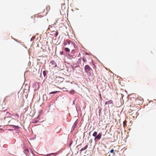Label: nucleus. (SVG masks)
Listing matches in <instances>:
<instances>
[{
  "label": "nucleus",
  "mask_w": 156,
  "mask_h": 156,
  "mask_svg": "<svg viewBox=\"0 0 156 156\" xmlns=\"http://www.w3.org/2000/svg\"><path fill=\"white\" fill-rule=\"evenodd\" d=\"M66 42L68 43V44L69 45V47L72 49L74 47L75 43L73 42L70 41L69 40H66Z\"/></svg>",
  "instance_id": "f257e3e1"
},
{
  "label": "nucleus",
  "mask_w": 156,
  "mask_h": 156,
  "mask_svg": "<svg viewBox=\"0 0 156 156\" xmlns=\"http://www.w3.org/2000/svg\"><path fill=\"white\" fill-rule=\"evenodd\" d=\"M61 9L62 11H60V13L62 15H64L65 14V12L66 11V10L65 8V4H63L61 7Z\"/></svg>",
  "instance_id": "f03ea898"
},
{
  "label": "nucleus",
  "mask_w": 156,
  "mask_h": 156,
  "mask_svg": "<svg viewBox=\"0 0 156 156\" xmlns=\"http://www.w3.org/2000/svg\"><path fill=\"white\" fill-rule=\"evenodd\" d=\"M84 70L86 73H88L90 72L92 69L88 65H87L84 67Z\"/></svg>",
  "instance_id": "7ed1b4c3"
},
{
  "label": "nucleus",
  "mask_w": 156,
  "mask_h": 156,
  "mask_svg": "<svg viewBox=\"0 0 156 156\" xmlns=\"http://www.w3.org/2000/svg\"><path fill=\"white\" fill-rule=\"evenodd\" d=\"M102 133H100L98 134L94 138V140H96V139L98 140H99L101 138L102 136Z\"/></svg>",
  "instance_id": "20e7f679"
},
{
  "label": "nucleus",
  "mask_w": 156,
  "mask_h": 156,
  "mask_svg": "<svg viewBox=\"0 0 156 156\" xmlns=\"http://www.w3.org/2000/svg\"><path fill=\"white\" fill-rule=\"evenodd\" d=\"M51 63L52 65V66L53 67H55L56 66V63L54 61H51Z\"/></svg>",
  "instance_id": "39448f33"
},
{
  "label": "nucleus",
  "mask_w": 156,
  "mask_h": 156,
  "mask_svg": "<svg viewBox=\"0 0 156 156\" xmlns=\"http://www.w3.org/2000/svg\"><path fill=\"white\" fill-rule=\"evenodd\" d=\"M82 60L84 63L86 62H87V58L86 57L83 56L82 58Z\"/></svg>",
  "instance_id": "423d86ee"
},
{
  "label": "nucleus",
  "mask_w": 156,
  "mask_h": 156,
  "mask_svg": "<svg viewBox=\"0 0 156 156\" xmlns=\"http://www.w3.org/2000/svg\"><path fill=\"white\" fill-rule=\"evenodd\" d=\"M87 147H88V145H87L85 147H84L82 148L81 150H80V151H84L85 150H86L87 148Z\"/></svg>",
  "instance_id": "0eeeda50"
},
{
  "label": "nucleus",
  "mask_w": 156,
  "mask_h": 156,
  "mask_svg": "<svg viewBox=\"0 0 156 156\" xmlns=\"http://www.w3.org/2000/svg\"><path fill=\"white\" fill-rule=\"evenodd\" d=\"M77 123H76V122H75L73 127H72V128L74 129V128L76 127V125H77Z\"/></svg>",
  "instance_id": "6e6552de"
},
{
  "label": "nucleus",
  "mask_w": 156,
  "mask_h": 156,
  "mask_svg": "<svg viewBox=\"0 0 156 156\" xmlns=\"http://www.w3.org/2000/svg\"><path fill=\"white\" fill-rule=\"evenodd\" d=\"M97 132L96 131H95L94 132V133H93V136H94V137H96L97 135Z\"/></svg>",
  "instance_id": "1a4fd4ad"
},
{
  "label": "nucleus",
  "mask_w": 156,
  "mask_h": 156,
  "mask_svg": "<svg viewBox=\"0 0 156 156\" xmlns=\"http://www.w3.org/2000/svg\"><path fill=\"white\" fill-rule=\"evenodd\" d=\"M65 50L66 52H69L70 51V49L69 48H65Z\"/></svg>",
  "instance_id": "9d476101"
},
{
  "label": "nucleus",
  "mask_w": 156,
  "mask_h": 156,
  "mask_svg": "<svg viewBox=\"0 0 156 156\" xmlns=\"http://www.w3.org/2000/svg\"><path fill=\"white\" fill-rule=\"evenodd\" d=\"M108 104H111L112 103V101L111 100H110L108 101Z\"/></svg>",
  "instance_id": "9b49d317"
},
{
  "label": "nucleus",
  "mask_w": 156,
  "mask_h": 156,
  "mask_svg": "<svg viewBox=\"0 0 156 156\" xmlns=\"http://www.w3.org/2000/svg\"><path fill=\"white\" fill-rule=\"evenodd\" d=\"M74 55H69V57L70 59L74 58Z\"/></svg>",
  "instance_id": "f8f14e48"
},
{
  "label": "nucleus",
  "mask_w": 156,
  "mask_h": 156,
  "mask_svg": "<svg viewBox=\"0 0 156 156\" xmlns=\"http://www.w3.org/2000/svg\"><path fill=\"white\" fill-rule=\"evenodd\" d=\"M58 92V91H55L52 92H51L49 94H55V93H57Z\"/></svg>",
  "instance_id": "ddd939ff"
},
{
  "label": "nucleus",
  "mask_w": 156,
  "mask_h": 156,
  "mask_svg": "<svg viewBox=\"0 0 156 156\" xmlns=\"http://www.w3.org/2000/svg\"><path fill=\"white\" fill-rule=\"evenodd\" d=\"M126 121H125L123 122V125L124 126H125L126 125Z\"/></svg>",
  "instance_id": "4468645a"
},
{
  "label": "nucleus",
  "mask_w": 156,
  "mask_h": 156,
  "mask_svg": "<svg viewBox=\"0 0 156 156\" xmlns=\"http://www.w3.org/2000/svg\"><path fill=\"white\" fill-rule=\"evenodd\" d=\"M75 50L74 49H73L71 53H73V54L74 53H75Z\"/></svg>",
  "instance_id": "2eb2a0df"
},
{
  "label": "nucleus",
  "mask_w": 156,
  "mask_h": 156,
  "mask_svg": "<svg viewBox=\"0 0 156 156\" xmlns=\"http://www.w3.org/2000/svg\"><path fill=\"white\" fill-rule=\"evenodd\" d=\"M54 153H51V154H47L46 156H49L50 155H51V154H54Z\"/></svg>",
  "instance_id": "dca6fc26"
},
{
  "label": "nucleus",
  "mask_w": 156,
  "mask_h": 156,
  "mask_svg": "<svg viewBox=\"0 0 156 156\" xmlns=\"http://www.w3.org/2000/svg\"><path fill=\"white\" fill-rule=\"evenodd\" d=\"M43 73L44 76H45L46 75V72H45V71H43Z\"/></svg>",
  "instance_id": "f3484780"
},
{
  "label": "nucleus",
  "mask_w": 156,
  "mask_h": 156,
  "mask_svg": "<svg viewBox=\"0 0 156 156\" xmlns=\"http://www.w3.org/2000/svg\"><path fill=\"white\" fill-rule=\"evenodd\" d=\"M70 92L72 94H74V91L73 90L70 91Z\"/></svg>",
  "instance_id": "a211bd4d"
},
{
  "label": "nucleus",
  "mask_w": 156,
  "mask_h": 156,
  "mask_svg": "<svg viewBox=\"0 0 156 156\" xmlns=\"http://www.w3.org/2000/svg\"><path fill=\"white\" fill-rule=\"evenodd\" d=\"M114 150L112 149L110 151V153H113V152H114Z\"/></svg>",
  "instance_id": "6ab92c4d"
},
{
  "label": "nucleus",
  "mask_w": 156,
  "mask_h": 156,
  "mask_svg": "<svg viewBox=\"0 0 156 156\" xmlns=\"http://www.w3.org/2000/svg\"><path fill=\"white\" fill-rule=\"evenodd\" d=\"M14 127L17 129H19V126H14Z\"/></svg>",
  "instance_id": "aec40b11"
},
{
  "label": "nucleus",
  "mask_w": 156,
  "mask_h": 156,
  "mask_svg": "<svg viewBox=\"0 0 156 156\" xmlns=\"http://www.w3.org/2000/svg\"><path fill=\"white\" fill-rule=\"evenodd\" d=\"M64 88V87H61V86L59 87V88H60V89H62L63 88Z\"/></svg>",
  "instance_id": "412c9836"
},
{
  "label": "nucleus",
  "mask_w": 156,
  "mask_h": 156,
  "mask_svg": "<svg viewBox=\"0 0 156 156\" xmlns=\"http://www.w3.org/2000/svg\"><path fill=\"white\" fill-rule=\"evenodd\" d=\"M67 42L66 41H65L64 42V45H66L67 44Z\"/></svg>",
  "instance_id": "4be33fe9"
},
{
  "label": "nucleus",
  "mask_w": 156,
  "mask_h": 156,
  "mask_svg": "<svg viewBox=\"0 0 156 156\" xmlns=\"http://www.w3.org/2000/svg\"><path fill=\"white\" fill-rule=\"evenodd\" d=\"M108 104V101L107 102H106L105 103V105H106L107 104Z\"/></svg>",
  "instance_id": "5701e85b"
},
{
  "label": "nucleus",
  "mask_w": 156,
  "mask_h": 156,
  "mask_svg": "<svg viewBox=\"0 0 156 156\" xmlns=\"http://www.w3.org/2000/svg\"><path fill=\"white\" fill-rule=\"evenodd\" d=\"M60 53L61 55H62L63 54V52L62 51H61L60 52Z\"/></svg>",
  "instance_id": "b1692460"
},
{
  "label": "nucleus",
  "mask_w": 156,
  "mask_h": 156,
  "mask_svg": "<svg viewBox=\"0 0 156 156\" xmlns=\"http://www.w3.org/2000/svg\"><path fill=\"white\" fill-rule=\"evenodd\" d=\"M56 36H57V35H58V32H56Z\"/></svg>",
  "instance_id": "393cba45"
},
{
  "label": "nucleus",
  "mask_w": 156,
  "mask_h": 156,
  "mask_svg": "<svg viewBox=\"0 0 156 156\" xmlns=\"http://www.w3.org/2000/svg\"><path fill=\"white\" fill-rule=\"evenodd\" d=\"M16 115L18 117V118L19 117V115L17 114H16Z\"/></svg>",
  "instance_id": "a878e982"
},
{
  "label": "nucleus",
  "mask_w": 156,
  "mask_h": 156,
  "mask_svg": "<svg viewBox=\"0 0 156 156\" xmlns=\"http://www.w3.org/2000/svg\"><path fill=\"white\" fill-rule=\"evenodd\" d=\"M8 96H7L5 97V99H6V98H7L8 97Z\"/></svg>",
  "instance_id": "bb28decb"
},
{
  "label": "nucleus",
  "mask_w": 156,
  "mask_h": 156,
  "mask_svg": "<svg viewBox=\"0 0 156 156\" xmlns=\"http://www.w3.org/2000/svg\"><path fill=\"white\" fill-rule=\"evenodd\" d=\"M90 142H91V143L92 142V140H91H91H90Z\"/></svg>",
  "instance_id": "cd10ccee"
},
{
  "label": "nucleus",
  "mask_w": 156,
  "mask_h": 156,
  "mask_svg": "<svg viewBox=\"0 0 156 156\" xmlns=\"http://www.w3.org/2000/svg\"><path fill=\"white\" fill-rule=\"evenodd\" d=\"M90 142H91V143L92 142V140H91H91H90Z\"/></svg>",
  "instance_id": "c85d7f7f"
},
{
  "label": "nucleus",
  "mask_w": 156,
  "mask_h": 156,
  "mask_svg": "<svg viewBox=\"0 0 156 156\" xmlns=\"http://www.w3.org/2000/svg\"><path fill=\"white\" fill-rule=\"evenodd\" d=\"M90 142H91V143L92 142V140H91H91H90Z\"/></svg>",
  "instance_id": "c756f323"
}]
</instances>
